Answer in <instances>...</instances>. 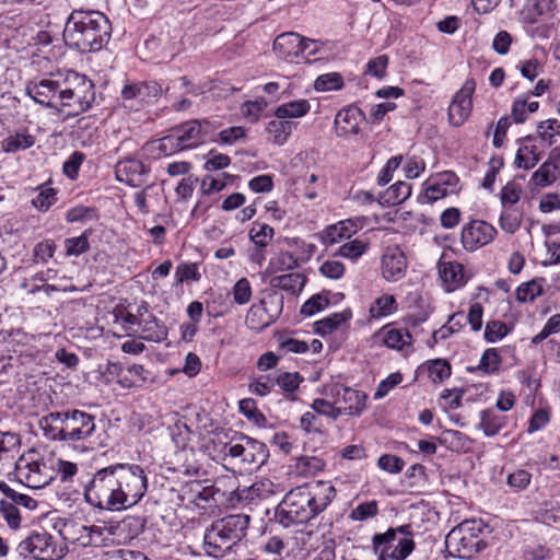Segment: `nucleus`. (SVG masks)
<instances>
[{
    "label": "nucleus",
    "mask_w": 560,
    "mask_h": 560,
    "mask_svg": "<svg viewBox=\"0 0 560 560\" xmlns=\"http://www.w3.org/2000/svg\"><path fill=\"white\" fill-rule=\"evenodd\" d=\"M148 477L136 464H114L96 470L84 487V499L93 508L110 512L136 505L147 493Z\"/></svg>",
    "instance_id": "f257e3e1"
},
{
    "label": "nucleus",
    "mask_w": 560,
    "mask_h": 560,
    "mask_svg": "<svg viewBox=\"0 0 560 560\" xmlns=\"http://www.w3.org/2000/svg\"><path fill=\"white\" fill-rule=\"evenodd\" d=\"M25 91L36 103L66 117L85 113L95 101L93 82L73 70L28 82Z\"/></svg>",
    "instance_id": "f03ea898"
},
{
    "label": "nucleus",
    "mask_w": 560,
    "mask_h": 560,
    "mask_svg": "<svg viewBox=\"0 0 560 560\" xmlns=\"http://www.w3.org/2000/svg\"><path fill=\"white\" fill-rule=\"evenodd\" d=\"M335 495L330 481L304 483L284 495L276 509L275 518L284 527L307 523L323 512Z\"/></svg>",
    "instance_id": "7ed1b4c3"
},
{
    "label": "nucleus",
    "mask_w": 560,
    "mask_h": 560,
    "mask_svg": "<svg viewBox=\"0 0 560 560\" xmlns=\"http://www.w3.org/2000/svg\"><path fill=\"white\" fill-rule=\"evenodd\" d=\"M112 24L97 10H73L63 30L67 46L82 54L100 51L110 39Z\"/></svg>",
    "instance_id": "20e7f679"
},
{
    "label": "nucleus",
    "mask_w": 560,
    "mask_h": 560,
    "mask_svg": "<svg viewBox=\"0 0 560 560\" xmlns=\"http://www.w3.org/2000/svg\"><path fill=\"white\" fill-rule=\"evenodd\" d=\"M43 434L50 441L84 446L96 430L95 417L82 410L54 411L39 419Z\"/></svg>",
    "instance_id": "39448f33"
},
{
    "label": "nucleus",
    "mask_w": 560,
    "mask_h": 560,
    "mask_svg": "<svg viewBox=\"0 0 560 560\" xmlns=\"http://www.w3.org/2000/svg\"><path fill=\"white\" fill-rule=\"evenodd\" d=\"M249 521L246 514H231L214 521L205 533L206 552L214 558L225 556L246 536Z\"/></svg>",
    "instance_id": "423d86ee"
},
{
    "label": "nucleus",
    "mask_w": 560,
    "mask_h": 560,
    "mask_svg": "<svg viewBox=\"0 0 560 560\" xmlns=\"http://www.w3.org/2000/svg\"><path fill=\"white\" fill-rule=\"evenodd\" d=\"M224 450L230 463L243 474L257 471L269 456L265 443L247 435H241L237 440L225 444Z\"/></svg>",
    "instance_id": "0eeeda50"
},
{
    "label": "nucleus",
    "mask_w": 560,
    "mask_h": 560,
    "mask_svg": "<svg viewBox=\"0 0 560 560\" xmlns=\"http://www.w3.org/2000/svg\"><path fill=\"white\" fill-rule=\"evenodd\" d=\"M373 547L378 556L377 560H405L415 548L410 525L376 534L373 537Z\"/></svg>",
    "instance_id": "6e6552de"
},
{
    "label": "nucleus",
    "mask_w": 560,
    "mask_h": 560,
    "mask_svg": "<svg viewBox=\"0 0 560 560\" xmlns=\"http://www.w3.org/2000/svg\"><path fill=\"white\" fill-rule=\"evenodd\" d=\"M480 534V522L464 521L447 534L446 548L451 553H456L458 558H471L486 546Z\"/></svg>",
    "instance_id": "1a4fd4ad"
},
{
    "label": "nucleus",
    "mask_w": 560,
    "mask_h": 560,
    "mask_svg": "<svg viewBox=\"0 0 560 560\" xmlns=\"http://www.w3.org/2000/svg\"><path fill=\"white\" fill-rule=\"evenodd\" d=\"M22 558L35 560H57L63 557V549L58 548L54 537L47 532H33L16 546Z\"/></svg>",
    "instance_id": "9d476101"
},
{
    "label": "nucleus",
    "mask_w": 560,
    "mask_h": 560,
    "mask_svg": "<svg viewBox=\"0 0 560 560\" xmlns=\"http://www.w3.org/2000/svg\"><path fill=\"white\" fill-rule=\"evenodd\" d=\"M283 308V298L277 293L253 304L246 314V325L253 330H262L280 316Z\"/></svg>",
    "instance_id": "9b49d317"
},
{
    "label": "nucleus",
    "mask_w": 560,
    "mask_h": 560,
    "mask_svg": "<svg viewBox=\"0 0 560 560\" xmlns=\"http://www.w3.org/2000/svg\"><path fill=\"white\" fill-rule=\"evenodd\" d=\"M325 394L335 399L336 406L340 408V417L343 415L358 417L366 407L365 393L338 383L326 386Z\"/></svg>",
    "instance_id": "f8f14e48"
},
{
    "label": "nucleus",
    "mask_w": 560,
    "mask_h": 560,
    "mask_svg": "<svg viewBox=\"0 0 560 560\" xmlns=\"http://www.w3.org/2000/svg\"><path fill=\"white\" fill-rule=\"evenodd\" d=\"M475 90V80L467 79L460 90L455 93L447 113L451 125L459 127L467 120L472 109V94Z\"/></svg>",
    "instance_id": "ddd939ff"
},
{
    "label": "nucleus",
    "mask_w": 560,
    "mask_h": 560,
    "mask_svg": "<svg viewBox=\"0 0 560 560\" xmlns=\"http://www.w3.org/2000/svg\"><path fill=\"white\" fill-rule=\"evenodd\" d=\"M497 235V230L483 220H472L462 229V244L466 250L474 252L490 242Z\"/></svg>",
    "instance_id": "4468645a"
},
{
    "label": "nucleus",
    "mask_w": 560,
    "mask_h": 560,
    "mask_svg": "<svg viewBox=\"0 0 560 560\" xmlns=\"http://www.w3.org/2000/svg\"><path fill=\"white\" fill-rule=\"evenodd\" d=\"M364 113L355 106L339 110L335 117L336 135L341 138H351L360 133V125L364 121Z\"/></svg>",
    "instance_id": "2eb2a0df"
},
{
    "label": "nucleus",
    "mask_w": 560,
    "mask_h": 560,
    "mask_svg": "<svg viewBox=\"0 0 560 560\" xmlns=\"http://www.w3.org/2000/svg\"><path fill=\"white\" fill-rule=\"evenodd\" d=\"M149 168L139 160L127 158L115 165L116 178L132 187H139L145 183Z\"/></svg>",
    "instance_id": "dca6fc26"
},
{
    "label": "nucleus",
    "mask_w": 560,
    "mask_h": 560,
    "mask_svg": "<svg viewBox=\"0 0 560 560\" xmlns=\"http://www.w3.org/2000/svg\"><path fill=\"white\" fill-rule=\"evenodd\" d=\"M407 269V259L398 247H388L382 257V273L387 281L400 280Z\"/></svg>",
    "instance_id": "f3484780"
},
{
    "label": "nucleus",
    "mask_w": 560,
    "mask_h": 560,
    "mask_svg": "<svg viewBox=\"0 0 560 560\" xmlns=\"http://www.w3.org/2000/svg\"><path fill=\"white\" fill-rule=\"evenodd\" d=\"M162 85L155 81L128 82L121 89L124 101L137 100L140 103H149L162 94Z\"/></svg>",
    "instance_id": "a211bd4d"
},
{
    "label": "nucleus",
    "mask_w": 560,
    "mask_h": 560,
    "mask_svg": "<svg viewBox=\"0 0 560 560\" xmlns=\"http://www.w3.org/2000/svg\"><path fill=\"white\" fill-rule=\"evenodd\" d=\"M307 42L300 34L294 32L282 33L273 42L275 52L282 59L300 56L305 51Z\"/></svg>",
    "instance_id": "6ab92c4d"
},
{
    "label": "nucleus",
    "mask_w": 560,
    "mask_h": 560,
    "mask_svg": "<svg viewBox=\"0 0 560 560\" xmlns=\"http://www.w3.org/2000/svg\"><path fill=\"white\" fill-rule=\"evenodd\" d=\"M458 177L453 172L439 174L425 189V197L430 201H436L448 194L456 191Z\"/></svg>",
    "instance_id": "aec40b11"
},
{
    "label": "nucleus",
    "mask_w": 560,
    "mask_h": 560,
    "mask_svg": "<svg viewBox=\"0 0 560 560\" xmlns=\"http://www.w3.org/2000/svg\"><path fill=\"white\" fill-rule=\"evenodd\" d=\"M199 127V119L189 120L178 126L174 131L184 150L205 143Z\"/></svg>",
    "instance_id": "412c9836"
},
{
    "label": "nucleus",
    "mask_w": 560,
    "mask_h": 560,
    "mask_svg": "<svg viewBox=\"0 0 560 560\" xmlns=\"http://www.w3.org/2000/svg\"><path fill=\"white\" fill-rule=\"evenodd\" d=\"M35 136L31 135L27 129L16 130L9 133L1 141V150L5 153H15L21 150H27L35 144Z\"/></svg>",
    "instance_id": "4be33fe9"
},
{
    "label": "nucleus",
    "mask_w": 560,
    "mask_h": 560,
    "mask_svg": "<svg viewBox=\"0 0 560 560\" xmlns=\"http://www.w3.org/2000/svg\"><path fill=\"white\" fill-rule=\"evenodd\" d=\"M141 338L148 341L160 342L167 337V329L164 324L159 320L154 315L149 313L147 310L145 315L142 318L141 325Z\"/></svg>",
    "instance_id": "5701e85b"
},
{
    "label": "nucleus",
    "mask_w": 560,
    "mask_h": 560,
    "mask_svg": "<svg viewBox=\"0 0 560 560\" xmlns=\"http://www.w3.org/2000/svg\"><path fill=\"white\" fill-rule=\"evenodd\" d=\"M439 273L444 283L448 285V290H454L464 283L463 266L457 261L439 262Z\"/></svg>",
    "instance_id": "b1692460"
},
{
    "label": "nucleus",
    "mask_w": 560,
    "mask_h": 560,
    "mask_svg": "<svg viewBox=\"0 0 560 560\" xmlns=\"http://www.w3.org/2000/svg\"><path fill=\"white\" fill-rule=\"evenodd\" d=\"M306 283V278L299 272L284 273L275 276L270 279V285L275 289H281L292 294H298L302 291Z\"/></svg>",
    "instance_id": "393cba45"
},
{
    "label": "nucleus",
    "mask_w": 560,
    "mask_h": 560,
    "mask_svg": "<svg viewBox=\"0 0 560 560\" xmlns=\"http://www.w3.org/2000/svg\"><path fill=\"white\" fill-rule=\"evenodd\" d=\"M295 127L296 124L293 121L277 118L269 121L267 132L275 144L282 145L288 141Z\"/></svg>",
    "instance_id": "a878e982"
},
{
    "label": "nucleus",
    "mask_w": 560,
    "mask_h": 560,
    "mask_svg": "<svg viewBox=\"0 0 560 560\" xmlns=\"http://www.w3.org/2000/svg\"><path fill=\"white\" fill-rule=\"evenodd\" d=\"M354 225L351 221H340L337 224L329 225L325 229L322 235L325 245H332L339 243L345 238H349L354 233Z\"/></svg>",
    "instance_id": "bb28decb"
},
{
    "label": "nucleus",
    "mask_w": 560,
    "mask_h": 560,
    "mask_svg": "<svg viewBox=\"0 0 560 560\" xmlns=\"http://www.w3.org/2000/svg\"><path fill=\"white\" fill-rule=\"evenodd\" d=\"M523 210L520 207H502L499 224L502 231L514 234L523 221Z\"/></svg>",
    "instance_id": "cd10ccee"
},
{
    "label": "nucleus",
    "mask_w": 560,
    "mask_h": 560,
    "mask_svg": "<svg viewBox=\"0 0 560 560\" xmlns=\"http://www.w3.org/2000/svg\"><path fill=\"white\" fill-rule=\"evenodd\" d=\"M352 314L351 311L349 310H346L340 313H334L315 323V332L320 336L329 335L338 327H340L342 324H345L347 320H349Z\"/></svg>",
    "instance_id": "c85d7f7f"
},
{
    "label": "nucleus",
    "mask_w": 560,
    "mask_h": 560,
    "mask_svg": "<svg viewBox=\"0 0 560 560\" xmlns=\"http://www.w3.org/2000/svg\"><path fill=\"white\" fill-rule=\"evenodd\" d=\"M298 266V258L294 254L290 252H280L270 258L266 273L271 276L282 271L293 270Z\"/></svg>",
    "instance_id": "c756f323"
},
{
    "label": "nucleus",
    "mask_w": 560,
    "mask_h": 560,
    "mask_svg": "<svg viewBox=\"0 0 560 560\" xmlns=\"http://www.w3.org/2000/svg\"><path fill=\"white\" fill-rule=\"evenodd\" d=\"M311 109V105L306 100L292 101L280 105L275 110V116L279 119L300 118L305 116Z\"/></svg>",
    "instance_id": "7c9ffc66"
},
{
    "label": "nucleus",
    "mask_w": 560,
    "mask_h": 560,
    "mask_svg": "<svg viewBox=\"0 0 560 560\" xmlns=\"http://www.w3.org/2000/svg\"><path fill=\"white\" fill-rule=\"evenodd\" d=\"M411 195V186L405 182L392 185L380 198V203L399 205Z\"/></svg>",
    "instance_id": "2f4dec72"
},
{
    "label": "nucleus",
    "mask_w": 560,
    "mask_h": 560,
    "mask_svg": "<svg viewBox=\"0 0 560 560\" xmlns=\"http://www.w3.org/2000/svg\"><path fill=\"white\" fill-rule=\"evenodd\" d=\"M197 498L198 499H195L196 502L194 504L201 510H209L223 502L224 492L217 487L209 485L203 486V490H201Z\"/></svg>",
    "instance_id": "473e14b6"
},
{
    "label": "nucleus",
    "mask_w": 560,
    "mask_h": 560,
    "mask_svg": "<svg viewBox=\"0 0 560 560\" xmlns=\"http://www.w3.org/2000/svg\"><path fill=\"white\" fill-rule=\"evenodd\" d=\"M303 381V376H301L298 372H280L277 376H275V384L283 390L287 398L290 400L295 399L294 393Z\"/></svg>",
    "instance_id": "72a5a7b5"
},
{
    "label": "nucleus",
    "mask_w": 560,
    "mask_h": 560,
    "mask_svg": "<svg viewBox=\"0 0 560 560\" xmlns=\"http://www.w3.org/2000/svg\"><path fill=\"white\" fill-rule=\"evenodd\" d=\"M396 308L397 303L394 295L383 294L371 304L369 313L371 318L377 319L393 314Z\"/></svg>",
    "instance_id": "f704fd0d"
},
{
    "label": "nucleus",
    "mask_w": 560,
    "mask_h": 560,
    "mask_svg": "<svg viewBox=\"0 0 560 560\" xmlns=\"http://www.w3.org/2000/svg\"><path fill=\"white\" fill-rule=\"evenodd\" d=\"M505 424L504 417L498 415L494 410L488 409L480 413V429L488 436L495 435Z\"/></svg>",
    "instance_id": "c9c22d12"
},
{
    "label": "nucleus",
    "mask_w": 560,
    "mask_h": 560,
    "mask_svg": "<svg viewBox=\"0 0 560 560\" xmlns=\"http://www.w3.org/2000/svg\"><path fill=\"white\" fill-rule=\"evenodd\" d=\"M383 341L390 349L401 350L411 345L412 336L407 329L392 328L385 332Z\"/></svg>",
    "instance_id": "e433bc0d"
},
{
    "label": "nucleus",
    "mask_w": 560,
    "mask_h": 560,
    "mask_svg": "<svg viewBox=\"0 0 560 560\" xmlns=\"http://www.w3.org/2000/svg\"><path fill=\"white\" fill-rule=\"evenodd\" d=\"M273 235V229L266 223L254 222L252 229L249 230L250 241L255 246L259 247H267L272 241Z\"/></svg>",
    "instance_id": "4c0bfd02"
},
{
    "label": "nucleus",
    "mask_w": 560,
    "mask_h": 560,
    "mask_svg": "<svg viewBox=\"0 0 560 560\" xmlns=\"http://www.w3.org/2000/svg\"><path fill=\"white\" fill-rule=\"evenodd\" d=\"M92 231L85 230L80 236L69 237L65 240V248L67 256H80L90 249L89 236Z\"/></svg>",
    "instance_id": "58836bf2"
},
{
    "label": "nucleus",
    "mask_w": 560,
    "mask_h": 560,
    "mask_svg": "<svg viewBox=\"0 0 560 560\" xmlns=\"http://www.w3.org/2000/svg\"><path fill=\"white\" fill-rule=\"evenodd\" d=\"M540 155L536 145H523L518 149L515 156V165L518 168L530 170L537 165Z\"/></svg>",
    "instance_id": "ea45409f"
},
{
    "label": "nucleus",
    "mask_w": 560,
    "mask_h": 560,
    "mask_svg": "<svg viewBox=\"0 0 560 560\" xmlns=\"http://www.w3.org/2000/svg\"><path fill=\"white\" fill-rule=\"evenodd\" d=\"M0 491L5 495L7 499L11 500L15 505H21L30 511L37 508V501L32 497L20 493L12 489L4 481H0Z\"/></svg>",
    "instance_id": "a19ab883"
},
{
    "label": "nucleus",
    "mask_w": 560,
    "mask_h": 560,
    "mask_svg": "<svg viewBox=\"0 0 560 560\" xmlns=\"http://www.w3.org/2000/svg\"><path fill=\"white\" fill-rule=\"evenodd\" d=\"M295 471L301 476H313L322 471L325 467V462L315 456H302L296 459Z\"/></svg>",
    "instance_id": "79ce46f5"
},
{
    "label": "nucleus",
    "mask_w": 560,
    "mask_h": 560,
    "mask_svg": "<svg viewBox=\"0 0 560 560\" xmlns=\"http://www.w3.org/2000/svg\"><path fill=\"white\" fill-rule=\"evenodd\" d=\"M542 279H534L526 283H523L516 290V299L523 303L533 302L535 298L539 296L542 293Z\"/></svg>",
    "instance_id": "37998d69"
},
{
    "label": "nucleus",
    "mask_w": 560,
    "mask_h": 560,
    "mask_svg": "<svg viewBox=\"0 0 560 560\" xmlns=\"http://www.w3.org/2000/svg\"><path fill=\"white\" fill-rule=\"evenodd\" d=\"M342 85L343 79L337 72L322 74L314 82V89L319 92L339 90Z\"/></svg>",
    "instance_id": "c03bdc74"
},
{
    "label": "nucleus",
    "mask_w": 560,
    "mask_h": 560,
    "mask_svg": "<svg viewBox=\"0 0 560 560\" xmlns=\"http://www.w3.org/2000/svg\"><path fill=\"white\" fill-rule=\"evenodd\" d=\"M558 175L559 172H557L553 166H550L549 163H542L540 167L534 172L532 182L536 186L546 187L555 183Z\"/></svg>",
    "instance_id": "a18cd8bd"
},
{
    "label": "nucleus",
    "mask_w": 560,
    "mask_h": 560,
    "mask_svg": "<svg viewBox=\"0 0 560 560\" xmlns=\"http://www.w3.org/2000/svg\"><path fill=\"white\" fill-rule=\"evenodd\" d=\"M0 513L12 529H16L21 525V515L18 506L9 499L0 501Z\"/></svg>",
    "instance_id": "49530a36"
},
{
    "label": "nucleus",
    "mask_w": 560,
    "mask_h": 560,
    "mask_svg": "<svg viewBox=\"0 0 560 560\" xmlns=\"http://www.w3.org/2000/svg\"><path fill=\"white\" fill-rule=\"evenodd\" d=\"M312 409L320 415L325 416L331 420H337L340 417V408H338L335 404V399L327 400L324 398H316L312 402Z\"/></svg>",
    "instance_id": "de8ad7c7"
},
{
    "label": "nucleus",
    "mask_w": 560,
    "mask_h": 560,
    "mask_svg": "<svg viewBox=\"0 0 560 560\" xmlns=\"http://www.w3.org/2000/svg\"><path fill=\"white\" fill-rule=\"evenodd\" d=\"M537 132L542 141L548 144H552L555 142V137L560 135V122L557 119H547L541 121L537 126Z\"/></svg>",
    "instance_id": "09e8293b"
},
{
    "label": "nucleus",
    "mask_w": 560,
    "mask_h": 560,
    "mask_svg": "<svg viewBox=\"0 0 560 560\" xmlns=\"http://www.w3.org/2000/svg\"><path fill=\"white\" fill-rule=\"evenodd\" d=\"M429 377L434 383H441L451 375V365L447 361L436 359L431 361L428 366Z\"/></svg>",
    "instance_id": "8fccbe9b"
},
{
    "label": "nucleus",
    "mask_w": 560,
    "mask_h": 560,
    "mask_svg": "<svg viewBox=\"0 0 560 560\" xmlns=\"http://www.w3.org/2000/svg\"><path fill=\"white\" fill-rule=\"evenodd\" d=\"M522 189L521 187L510 182L501 190L500 198L502 207H516L520 201Z\"/></svg>",
    "instance_id": "3c124183"
},
{
    "label": "nucleus",
    "mask_w": 560,
    "mask_h": 560,
    "mask_svg": "<svg viewBox=\"0 0 560 560\" xmlns=\"http://www.w3.org/2000/svg\"><path fill=\"white\" fill-rule=\"evenodd\" d=\"M509 334V328L505 323L501 320L488 322L485 328V339L488 342H495L504 338Z\"/></svg>",
    "instance_id": "603ef678"
},
{
    "label": "nucleus",
    "mask_w": 560,
    "mask_h": 560,
    "mask_svg": "<svg viewBox=\"0 0 560 560\" xmlns=\"http://www.w3.org/2000/svg\"><path fill=\"white\" fill-rule=\"evenodd\" d=\"M366 244L360 240H353L339 247L338 255L343 258L357 259L366 250Z\"/></svg>",
    "instance_id": "864d4df0"
},
{
    "label": "nucleus",
    "mask_w": 560,
    "mask_h": 560,
    "mask_svg": "<svg viewBox=\"0 0 560 560\" xmlns=\"http://www.w3.org/2000/svg\"><path fill=\"white\" fill-rule=\"evenodd\" d=\"M275 385V376L260 375L249 383V390L258 396H267Z\"/></svg>",
    "instance_id": "5fc2aeb1"
},
{
    "label": "nucleus",
    "mask_w": 560,
    "mask_h": 560,
    "mask_svg": "<svg viewBox=\"0 0 560 560\" xmlns=\"http://www.w3.org/2000/svg\"><path fill=\"white\" fill-rule=\"evenodd\" d=\"M501 358L498 351L493 348L487 349L479 362L478 368L487 373H493L499 370Z\"/></svg>",
    "instance_id": "6e6d98bb"
},
{
    "label": "nucleus",
    "mask_w": 560,
    "mask_h": 560,
    "mask_svg": "<svg viewBox=\"0 0 560 560\" xmlns=\"http://www.w3.org/2000/svg\"><path fill=\"white\" fill-rule=\"evenodd\" d=\"M56 200V190L54 188H42L37 196L33 198L32 205L40 211H47Z\"/></svg>",
    "instance_id": "4d7b16f0"
},
{
    "label": "nucleus",
    "mask_w": 560,
    "mask_h": 560,
    "mask_svg": "<svg viewBox=\"0 0 560 560\" xmlns=\"http://www.w3.org/2000/svg\"><path fill=\"white\" fill-rule=\"evenodd\" d=\"M377 466L389 474H399L405 467V462L396 455L384 454L378 458Z\"/></svg>",
    "instance_id": "13d9d810"
},
{
    "label": "nucleus",
    "mask_w": 560,
    "mask_h": 560,
    "mask_svg": "<svg viewBox=\"0 0 560 560\" xmlns=\"http://www.w3.org/2000/svg\"><path fill=\"white\" fill-rule=\"evenodd\" d=\"M252 298V287L246 278H241L233 287V300L236 304L243 305Z\"/></svg>",
    "instance_id": "bf43d9fd"
},
{
    "label": "nucleus",
    "mask_w": 560,
    "mask_h": 560,
    "mask_svg": "<svg viewBox=\"0 0 560 560\" xmlns=\"http://www.w3.org/2000/svg\"><path fill=\"white\" fill-rule=\"evenodd\" d=\"M329 304V300L322 295L316 294L313 295L310 300H307L301 307V314L304 316H312L317 312L323 311Z\"/></svg>",
    "instance_id": "052dcab7"
},
{
    "label": "nucleus",
    "mask_w": 560,
    "mask_h": 560,
    "mask_svg": "<svg viewBox=\"0 0 560 560\" xmlns=\"http://www.w3.org/2000/svg\"><path fill=\"white\" fill-rule=\"evenodd\" d=\"M175 277L177 282L183 283L185 281H198L200 279V273L198 271L197 264H179L176 267Z\"/></svg>",
    "instance_id": "680f3d73"
},
{
    "label": "nucleus",
    "mask_w": 560,
    "mask_h": 560,
    "mask_svg": "<svg viewBox=\"0 0 560 560\" xmlns=\"http://www.w3.org/2000/svg\"><path fill=\"white\" fill-rule=\"evenodd\" d=\"M56 252V244L51 240L39 242L33 250L34 257L37 262H47Z\"/></svg>",
    "instance_id": "e2e57ef3"
},
{
    "label": "nucleus",
    "mask_w": 560,
    "mask_h": 560,
    "mask_svg": "<svg viewBox=\"0 0 560 560\" xmlns=\"http://www.w3.org/2000/svg\"><path fill=\"white\" fill-rule=\"evenodd\" d=\"M84 154L82 152H73L69 159L63 163V173L71 179H75L79 174L81 164L84 161Z\"/></svg>",
    "instance_id": "0e129e2a"
},
{
    "label": "nucleus",
    "mask_w": 560,
    "mask_h": 560,
    "mask_svg": "<svg viewBox=\"0 0 560 560\" xmlns=\"http://www.w3.org/2000/svg\"><path fill=\"white\" fill-rule=\"evenodd\" d=\"M377 503L376 501H370L359 504L355 509L351 511V518L354 521H363L369 517H373L377 514Z\"/></svg>",
    "instance_id": "69168bd1"
},
{
    "label": "nucleus",
    "mask_w": 560,
    "mask_h": 560,
    "mask_svg": "<svg viewBox=\"0 0 560 560\" xmlns=\"http://www.w3.org/2000/svg\"><path fill=\"white\" fill-rule=\"evenodd\" d=\"M402 381V375L400 373H392L385 380H383L374 394L375 399H381L385 397L390 389L397 386Z\"/></svg>",
    "instance_id": "338daca9"
},
{
    "label": "nucleus",
    "mask_w": 560,
    "mask_h": 560,
    "mask_svg": "<svg viewBox=\"0 0 560 560\" xmlns=\"http://www.w3.org/2000/svg\"><path fill=\"white\" fill-rule=\"evenodd\" d=\"M158 150L160 153L164 155H171L175 152L184 150L182 145H179V141L177 139L176 133H172L170 136H166L162 139H160L158 144Z\"/></svg>",
    "instance_id": "774afa93"
}]
</instances>
